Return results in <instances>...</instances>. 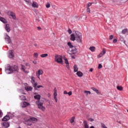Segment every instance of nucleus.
Here are the masks:
<instances>
[{
    "mask_svg": "<svg viewBox=\"0 0 128 128\" xmlns=\"http://www.w3.org/2000/svg\"><path fill=\"white\" fill-rule=\"evenodd\" d=\"M36 104H37L38 108L41 110L42 112L46 110V108L44 106V101L40 100H38L36 102Z\"/></svg>",
    "mask_w": 128,
    "mask_h": 128,
    "instance_id": "obj_1",
    "label": "nucleus"
},
{
    "mask_svg": "<svg viewBox=\"0 0 128 128\" xmlns=\"http://www.w3.org/2000/svg\"><path fill=\"white\" fill-rule=\"evenodd\" d=\"M5 72L7 74H12V72H14L12 67L10 66V65L8 64L6 67Z\"/></svg>",
    "mask_w": 128,
    "mask_h": 128,
    "instance_id": "obj_2",
    "label": "nucleus"
},
{
    "mask_svg": "<svg viewBox=\"0 0 128 128\" xmlns=\"http://www.w3.org/2000/svg\"><path fill=\"white\" fill-rule=\"evenodd\" d=\"M75 34L77 42H82V34L79 32H76Z\"/></svg>",
    "mask_w": 128,
    "mask_h": 128,
    "instance_id": "obj_3",
    "label": "nucleus"
},
{
    "mask_svg": "<svg viewBox=\"0 0 128 128\" xmlns=\"http://www.w3.org/2000/svg\"><path fill=\"white\" fill-rule=\"evenodd\" d=\"M55 62H58V64L62 63V57L58 55L55 56Z\"/></svg>",
    "mask_w": 128,
    "mask_h": 128,
    "instance_id": "obj_4",
    "label": "nucleus"
},
{
    "mask_svg": "<svg viewBox=\"0 0 128 128\" xmlns=\"http://www.w3.org/2000/svg\"><path fill=\"white\" fill-rule=\"evenodd\" d=\"M11 114V116H14V115L12 114L10 112H8V115H6L5 116H4L2 118V120L3 122H8V120H10V116Z\"/></svg>",
    "mask_w": 128,
    "mask_h": 128,
    "instance_id": "obj_5",
    "label": "nucleus"
},
{
    "mask_svg": "<svg viewBox=\"0 0 128 128\" xmlns=\"http://www.w3.org/2000/svg\"><path fill=\"white\" fill-rule=\"evenodd\" d=\"M44 74V71L42 69H40L38 72H36V76L37 78L40 80V76Z\"/></svg>",
    "mask_w": 128,
    "mask_h": 128,
    "instance_id": "obj_6",
    "label": "nucleus"
},
{
    "mask_svg": "<svg viewBox=\"0 0 128 128\" xmlns=\"http://www.w3.org/2000/svg\"><path fill=\"white\" fill-rule=\"evenodd\" d=\"M7 14L12 16L13 20H16V14L12 11H8L7 12Z\"/></svg>",
    "mask_w": 128,
    "mask_h": 128,
    "instance_id": "obj_7",
    "label": "nucleus"
},
{
    "mask_svg": "<svg viewBox=\"0 0 128 128\" xmlns=\"http://www.w3.org/2000/svg\"><path fill=\"white\" fill-rule=\"evenodd\" d=\"M14 50H9L8 52V56L10 58H14Z\"/></svg>",
    "mask_w": 128,
    "mask_h": 128,
    "instance_id": "obj_8",
    "label": "nucleus"
},
{
    "mask_svg": "<svg viewBox=\"0 0 128 128\" xmlns=\"http://www.w3.org/2000/svg\"><path fill=\"white\" fill-rule=\"evenodd\" d=\"M30 106V103L28 102H23L21 103L22 108H26V106Z\"/></svg>",
    "mask_w": 128,
    "mask_h": 128,
    "instance_id": "obj_9",
    "label": "nucleus"
},
{
    "mask_svg": "<svg viewBox=\"0 0 128 128\" xmlns=\"http://www.w3.org/2000/svg\"><path fill=\"white\" fill-rule=\"evenodd\" d=\"M5 40L6 44H10L11 42L10 38L8 34H6L5 36Z\"/></svg>",
    "mask_w": 128,
    "mask_h": 128,
    "instance_id": "obj_10",
    "label": "nucleus"
},
{
    "mask_svg": "<svg viewBox=\"0 0 128 128\" xmlns=\"http://www.w3.org/2000/svg\"><path fill=\"white\" fill-rule=\"evenodd\" d=\"M106 49L104 48L102 50V51L98 55V58H102L103 56H104L106 54Z\"/></svg>",
    "mask_w": 128,
    "mask_h": 128,
    "instance_id": "obj_11",
    "label": "nucleus"
},
{
    "mask_svg": "<svg viewBox=\"0 0 128 128\" xmlns=\"http://www.w3.org/2000/svg\"><path fill=\"white\" fill-rule=\"evenodd\" d=\"M25 124L30 126L32 124V122L30 119L27 120L25 121Z\"/></svg>",
    "mask_w": 128,
    "mask_h": 128,
    "instance_id": "obj_12",
    "label": "nucleus"
},
{
    "mask_svg": "<svg viewBox=\"0 0 128 128\" xmlns=\"http://www.w3.org/2000/svg\"><path fill=\"white\" fill-rule=\"evenodd\" d=\"M72 48V49L70 50V52L72 54H75L78 52V50H76V48L73 47V48Z\"/></svg>",
    "mask_w": 128,
    "mask_h": 128,
    "instance_id": "obj_13",
    "label": "nucleus"
},
{
    "mask_svg": "<svg viewBox=\"0 0 128 128\" xmlns=\"http://www.w3.org/2000/svg\"><path fill=\"white\" fill-rule=\"evenodd\" d=\"M64 63L66 64V67L67 68L68 70H70V64L68 63V59L66 58H64Z\"/></svg>",
    "mask_w": 128,
    "mask_h": 128,
    "instance_id": "obj_14",
    "label": "nucleus"
},
{
    "mask_svg": "<svg viewBox=\"0 0 128 128\" xmlns=\"http://www.w3.org/2000/svg\"><path fill=\"white\" fill-rule=\"evenodd\" d=\"M32 8H38V2L33 1L32 3Z\"/></svg>",
    "mask_w": 128,
    "mask_h": 128,
    "instance_id": "obj_15",
    "label": "nucleus"
},
{
    "mask_svg": "<svg viewBox=\"0 0 128 128\" xmlns=\"http://www.w3.org/2000/svg\"><path fill=\"white\" fill-rule=\"evenodd\" d=\"M14 72H18V71L20 70V69L18 68V66H14L12 68Z\"/></svg>",
    "mask_w": 128,
    "mask_h": 128,
    "instance_id": "obj_16",
    "label": "nucleus"
},
{
    "mask_svg": "<svg viewBox=\"0 0 128 128\" xmlns=\"http://www.w3.org/2000/svg\"><path fill=\"white\" fill-rule=\"evenodd\" d=\"M5 30H6L8 32H10V24H6L5 26Z\"/></svg>",
    "mask_w": 128,
    "mask_h": 128,
    "instance_id": "obj_17",
    "label": "nucleus"
},
{
    "mask_svg": "<svg viewBox=\"0 0 128 128\" xmlns=\"http://www.w3.org/2000/svg\"><path fill=\"white\" fill-rule=\"evenodd\" d=\"M3 126H4V128H8L10 126V123L8 122H4L2 124Z\"/></svg>",
    "mask_w": 128,
    "mask_h": 128,
    "instance_id": "obj_18",
    "label": "nucleus"
},
{
    "mask_svg": "<svg viewBox=\"0 0 128 128\" xmlns=\"http://www.w3.org/2000/svg\"><path fill=\"white\" fill-rule=\"evenodd\" d=\"M70 40H72V42H74L76 40V35L74 34H72L70 35Z\"/></svg>",
    "mask_w": 128,
    "mask_h": 128,
    "instance_id": "obj_19",
    "label": "nucleus"
},
{
    "mask_svg": "<svg viewBox=\"0 0 128 128\" xmlns=\"http://www.w3.org/2000/svg\"><path fill=\"white\" fill-rule=\"evenodd\" d=\"M76 76L79 78H82L84 76V74L80 71H78L76 73Z\"/></svg>",
    "mask_w": 128,
    "mask_h": 128,
    "instance_id": "obj_20",
    "label": "nucleus"
},
{
    "mask_svg": "<svg viewBox=\"0 0 128 128\" xmlns=\"http://www.w3.org/2000/svg\"><path fill=\"white\" fill-rule=\"evenodd\" d=\"M24 89L27 92H32V86H26Z\"/></svg>",
    "mask_w": 128,
    "mask_h": 128,
    "instance_id": "obj_21",
    "label": "nucleus"
},
{
    "mask_svg": "<svg viewBox=\"0 0 128 128\" xmlns=\"http://www.w3.org/2000/svg\"><path fill=\"white\" fill-rule=\"evenodd\" d=\"M34 98L35 100H40V95L36 94L34 96Z\"/></svg>",
    "mask_w": 128,
    "mask_h": 128,
    "instance_id": "obj_22",
    "label": "nucleus"
},
{
    "mask_svg": "<svg viewBox=\"0 0 128 128\" xmlns=\"http://www.w3.org/2000/svg\"><path fill=\"white\" fill-rule=\"evenodd\" d=\"M0 21L3 22V24H6V20L2 17H0Z\"/></svg>",
    "mask_w": 128,
    "mask_h": 128,
    "instance_id": "obj_23",
    "label": "nucleus"
},
{
    "mask_svg": "<svg viewBox=\"0 0 128 128\" xmlns=\"http://www.w3.org/2000/svg\"><path fill=\"white\" fill-rule=\"evenodd\" d=\"M92 90H94V92H96V94H100V91H98V89H96V88L92 87Z\"/></svg>",
    "mask_w": 128,
    "mask_h": 128,
    "instance_id": "obj_24",
    "label": "nucleus"
},
{
    "mask_svg": "<svg viewBox=\"0 0 128 128\" xmlns=\"http://www.w3.org/2000/svg\"><path fill=\"white\" fill-rule=\"evenodd\" d=\"M74 72H78V68L76 66V65H74Z\"/></svg>",
    "mask_w": 128,
    "mask_h": 128,
    "instance_id": "obj_25",
    "label": "nucleus"
},
{
    "mask_svg": "<svg viewBox=\"0 0 128 128\" xmlns=\"http://www.w3.org/2000/svg\"><path fill=\"white\" fill-rule=\"evenodd\" d=\"M54 100L56 102H58V98H56V96H58V94L56 92H55L54 94Z\"/></svg>",
    "mask_w": 128,
    "mask_h": 128,
    "instance_id": "obj_26",
    "label": "nucleus"
},
{
    "mask_svg": "<svg viewBox=\"0 0 128 128\" xmlns=\"http://www.w3.org/2000/svg\"><path fill=\"white\" fill-rule=\"evenodd\" d=\"M20 98L21 100H26V96L24 95H21L20 96Z\"/></svg>",
    "mask_w": 128,
    "mask_h": 128,
    "instance_id": "obj_27",
    "label": "nucleus"
},
{
    "mask_svg": "<svg viewBox=\"0 0 128 128\" xmlns=\"http://www.w3.org/2000/svg\"><path fill=\"white\" fill-rule=\"evenodd\" d=\"M30 120L32 122H37L38 119L34 117H30Z\"/></svg>",
    "mask_w": 128,
    "mask_h": 128,
    "instance_id": "obj_28",
    "label": "nucleus"
},
{
    "mask_svg": "<svg viewBox=\"0 0 128 128\" xmlns=\"http://www.w3.org/2000/svg\"><path fill=\"white\" fill-rule=\"evenodd\" d=\"M84 128H88V122L86 120L84 122Z\"/></svg>",
    "mask_w": 128,
    "mask_h": 128,
    "instance_id": "obj_29",
    "label": "nucleus"
},
{
    "mask_svg": "<svg viewBox=\"0 0 128 128\" xmlns=\"http://www.w3.org/2000/svg\"><path fill=\"white\" fill-rule=\"evenodd\" d=\"M128 28H125L124 30H122V34H126V32H128Z\"/></svg>",
    "mask_w": 128,
    "mask_h": 128,
    "instance_id": "obj_30",
    "label": "nucleus"
},
{
    "mask_svg": "<svg viewBox=\"0 0 128 128\" xmlns=\"http://www.w3.org/2000/svg\"><path fill=\"white\" fill-rule=\"evenodd\" d=\"M89 50L92 52H95L96 50V47L94 46H91L89 48Z\"/></svg>",
    "mask_w": 128,
    "mask_h": 128,
    "instance_id": "obj_31",
    "label": "nucleus"
},
{
    "mask_svg": "<svg viewBox=\"0 0 128 128\" xmlns=\"http://www.w3.org/2000/svg\"><path fill=\"white\" fill-rule=\"evenodd\" d=\"M30 79L32 84H34V82H36V78H34V77L32 76L30 78Z\"/></svg>",
    "mask_w": 128,
    "mask_h": 128,
    "instance_id": "obj_32",
    "label": "nucleus"
},
{
    "mask_svg": "<svg viewBox=\"0 0 128 128\" xmlns=\"http://www.w3.org/2000/svg\"><path fill=\"white\" fill-rule=\"evenodd\" d=\"M76 118V117L73 116L72 117L70 120V124H74V119Z\"/></svg>",
    "mask_w": 128,
    "mask_h": 128,
    "instance_id": "obj_33",
    "label": "nucleus"
},
{
    "mask_svg": "<svg viewBox=\"0 0 128 128\" xmlns=\"http://www.w3.org/2000/svg\"><path fill=\"white\" fill-rule=\"evenodd\" d=\"M68 46L70 48H74V46H72V42H68Z\"/></svg>",
    "mask_w": 128,
    "mask_h": 128,
    "instance_id": "obj_34",
    "label": "nucleus"
},
{
    "mask_svg": "<svg viewBox=\"0 0 128 128\" xmlns=\"http://www.w3.org/2000/svg\"><path fill=\"white\" fill-rule=\"evenodd\" d=\"M34 88V90H36V88H38V82H35L32 84Z\"/></svg>",
    "mask_w": 128,
    "mask_h": 128,
    "instance_id": "obj_35",
    "label": "nucleus"
},
{
    "mask_svg": "<svg viewBox=\"0 0 128 128\" xmlns=\"http://www.w3.org/2000/svg\"><path fill=\"white\" fill-rule=\"evenodd\" d=\"M116 88L118 90H123L122 86H117Z\"/></svg>",
    "mask_w": 128,
    "mask_h": 128,
    "instance_id": "obj_36",
    "label": "nucleus"
},
{
    "mask_svg": "<svg viewBox=\"0 0 128 128\" xmlns=\"http://www.w3.org/2000/svg\"><path fill=\"white\" fill-rule=\"evenodd\" d=\"M48 54H44L40 55L41 58H46L48 56Z\"/></svg>",
    "mask_w": 128,
    "mask_h": 128,
    "instance_id": "obj_37",
    "label": "nucleus"
},
{
    "mask_svg": "<svg viewBox=\"0 0 128 128\" xmlns=\"http://www.w3.org/2000/svg\"><path fill=\"white\" fill-rule=\"evenodd\" d=\"M101 128H108V127L104 123H101Z\"/></svg>",
    "mask_w": 128,
    "mask_h": 128,
    "instance_id": "obj_38",
    "label": "nucleus"
},
{
    "mask_svg": "<svg viewBox=\"0 0 128 128\" xmlns=\"http://www.w3.org/2000/svg\"><path fill=\"white\" fill-rule=\"evenodd\" d=\"M18 92L20 94H26V93H24V90L22 89L19 90Z\"/></svg>",
    "mask_w": 128,
    "mask_h": 128,
    "instance_id": "obj_39",
    "label": "nucleus"
},
{
    "mask_svg": "<svg viewBox=\"0 0 128 128\" xmlns=\"http://www.w3.org/2000/svg\"><path fill=\"white\" fill-rule=\"evenodd\" d=\"M84 94H86V96H88V94H90V91L84 90Z\"/></svg>",
    "mask_w": 128,
    "mask_h": 128,
    "instance_id": "obj_40",
    "label": "nucleus"
},
{
    "mask_svg": "<svg viewBox=\"0 0 128 128\" xmlns=\"http://www.w3.org/2000/svg\"><path fill=\"white\" fill-rule=\"evenodd\" d=\"M21 66H22V68H21L22 70V72L24 71V70H26V69H24V68H26L24 66L21 64Z\"/></svg>",
    "mask_w": 128,
    "mask_h": 128,
    "instance_id": "obj_41",
    "label": "nucleus"
},
{
    "mask_svg": "<svg viewBox=\"0 0 128 128\" xmlns=\"http://www.w3.org/2000/svg\"><path fill=\"white\" fill-rule=\"evenodd\" d=\"M68 33L69 34H72V30H70V28L68 30Z\"/></svg>",
    "mask_w": 128,
    "mask_h": 128,
    "instance_id": "obj_42",
    "label": "nucleus"
},
{
    "mask_svg": "<svg viewBox=\"0 0 128 128\" xmlns=\"http://www.w3.org/2000/svg\"><path fill=\"white\" fill-rule=\"evenodd\" d=\"M46 8H50V3L46 4Z\"/></svg>",
    "mask_w": 128,
    "mask_h": 128,
    "instance_id": "obj_43",
    "label": "nucleus"
},
{
    "mask_svg": "<svg viewBox=\"0 0 128 128\" xmlns=\"http://www.w3.org/2000/svg\"><path fill=\"white\" fill-rule=\"evenodd\" d=\"M92 2H88V4H87V6L88 8H90V6H92Z\"/></svg>",
    "mask_w": 128,
    "mask_h": 128,
    "instance_id": "obj_44",
    "label": "nucleus"
},
{
    "mask_svg": "<svg viewBox=\"0 0 128 128\" xmlns=\"http://www.w3.org/2000/svg\"><path fill=\"white\" fill-rule=\"evenodd\" d=\"M102 68V64H99L98 66V70H100V68Z\"/></svg>",
    "mask_w": 128,
    "mask_h": 128,
    "instance_id": "obj_45",
    "label": "nucleus"
},
{
    "mask_svg": "<svg viewBox=\"0 0 128 128\" xmlns=\"http://www.w3.org/2000/svg\"><path fill=\"white\" fill-rule=\"evenodd\" d=\"M38 54L34 53V58H38Z\"/></svg>",
    "mask_w": 128,
    "mask_h": 128,
    "instance_id": "obj_46",
    "label": "nucleus"
},
{
    "mask_svg": "<svg viewBox=\"0 0 128 128\" xmlns=\"http://www.w3.org/2000/svg\"><path fill=\"white\" fill-rule=\"evenodd\" d=\"M68 96H72V91H70L68 92Z\"/></svg>",
    "mask_w": 128,
    "mask_h": 128,
    "instance_id": "obj_47",
    "label": "nucleus"
},
{
    "mask_svg": "<svg viewBox=\"0 0 128 128\" xmlns=\"http://www.w3.org/2000/svg\"><path fill=\"white\" fill-rule=\"evenodd\" d=\"M86 12H90V8L88 7Z\"/></svg>",
    "mask_w": 128,
    "mask_h": 128,
    "instance_id": "obj_48",
    "label": "nucleus"
},
{
    "mask_svg": "<svg viewBox=\"0 0 128 128\" xmlns=\"http://www.w3.org/2000/svg\"><path fill=\"white\" fill-rule=\"evenodd\" d=\"M44 88V86H40V85L38 86H37V87H36V90H38V88Z\"/></svg>",
    "mask_w": 128,
    "mask_h": 128,
    "instance_id": "obj_49",
    "label": "nucleus"
},
{
    "mask_svg": "<svg viewBox=\"0 0 128 128\" xmlns=\"http://www.w3.org/2000/svg\"><path fill=\"white\" fill-rule=\"evenodd\" d=\"M2 112L0 110V118H2Z\"/></svg>",
    "mask_w": 128,
    "mask_h": 128,
    "instance_id": "obj_50",
    "label": "nucleus"
},
{
    "mask_svg": "<svg viewBox=\"0 0 128 128\" xmlns=\"http://www.w3.org/2000/svg\"><path fill=\"white\" fill-rule=\"evenodd\" d=\"M109 38L110 40H112V38H114V36H112V35L110 36Z\"/></svg>",
    "mask_w": 128,
    "mask_h": 128,
    "instance_id": "obj_51",
    "label": "nucleus"
},
{
    "mask_svg": "<svg viewBox=\"0 0 128 128\" xmlns=\"http://www.w3.org/2000/svg\"><path fill=\"white\" fill-rule=\"evenodd\" d=\"M118 42V40L116 39H114L113 40V42L116 44V42Z\"/></svg>",
    "mask_w": 128,
    "mask_h": 128,
    "instance_id": "obj_52",
    "label": "nucleus"
},
{
    "mask_svg": "<svg viewBox=\"0 0 128 128\" xmlns=\"http://www.w3.org/2000/svg\"><path fill=\"white\" fill-rule=\"evenodd\" d=\"M88 120H90V122H94V119L92 118H90L88 119Z\"/></svg>",
    "mask_w": 128,
    "mask_h": 128,
    "instance_id": "obj_53",
    "label": "nucleus"
},
{
    "mask_svg": "<svg viewBox=\"0 0 128 128\" xmlns=\"http://www.w3.org/2000/svg\"><path fill=\"white\" fill-rule=\"evenodd\" d=\"M54 93L56 92V88H54Z\"/></svg>",
    "mask_w": 128,
    "mask_h": 128,
    "instance_id": "obj_54",
    "label": "nucleus"
},
{
    "mask_svg": "<svg viewBox=\"0 0 128 128\" xmlns=\"http://www.w3.org/2000/svg\"><path fill=\"white\" fill-rule=\"evenodd\" d=\"M25 74H28V72L26 70H24V71H23Z\"/></svg>",
    "mask_w": 128,
    "mask_h": 128,
    "instance_id": "obj_55",
    "label": "nucleus"
},
{
    "mask_svg": "<svg viewBox=\"0 0 128 128\" xmlns=\"http://www.w3.org/2000/svg\"><path fill=\"white\" fill-rule=\"evenodd\" d=\"M24 1H25L26 2H28V3L30 2V0H24Z\"/></svg>",
    "mask_w": 128,
    "mask_h": 128,
    "instance_id": "obj_56",
    "label": "nucleus"
},
{
    "mask_svg": "<svg viewBox=\"0 0 128 128\" xmlns=\"http://www.w3.org/2000/svg\"><path fill=\"white\" fill-rule=\"evenodd\" d=\"M92 70H94V69L92 68H90V70H89V72H92Z\"/></svg>",
    "mask_w": 128,
    "mask_h": 128,
    "instance_id": "obj_57",
    "label": "nucleus"
},
{
    "mask_svg": "<svg viewBox=\"0 0 128 128\" xmlns=\"http://www.w3.org/2000/svg\"><path fill=\"white\" fill-rule=\"evenodd\" d=\"M32 62L34 64H36V61H33Z\"/></svg>",
    "mask_w": 128,
    "mask_h": 128,
    "instance_id": "obj_58",
    "label": "nucleus"
},
{
    "mask_svg": "<svg viewBox=\"0 0 128 128\" xmlns=\"http://www.w3.org/2000/svg\"><path fill=\"white\" fill-rule=\"evenodd\" d=\"M64 94H68V92L66 91H64Z\"/></svg>",
    "mask_w": 128,
    "mask_h": 128,
    "instance_id": "obj_59",
    "label": "nucleus"
},
{
    "mask_svg": "<svg viewBox=\"0 0 128 128\" xmlns=\"http://www.w3.org/2000/svg\"><path fill=\"white\" fill-rule=\"evenodd\" d=\"M71 58H74V59L76 58V56H71Z\"/></svg>",
    "mask_w": 128,
    "mask_h": 128,
    "instance_id": "obj_60",
    "label": "nucleus"
},
{
    "mask_svg": "<svg viewBox=\"0 0 128 128\" xmlns=\"http://www.w3.org/2000/svg\"><path fill=\"white\" fill-rule=\"evenodd\" d=\"M34 46L36 47V46H38V44H34Z\"/></svg>",
    "mask_w": 128,
    "mask_h": 128,
    "instance_id": "obj_61",
    "label": "nucleus"
},
{
    "mask_svg": "<svg viewBox=\"0 0 128 128\" xmlns=\"http://www.w3.org/2000/svg\"><path fill=\"white\" fill-rule=\"evenodd\" d=\"M90 128H94V126H91L90 127Z\"/></svg>",
    "mask_w": 128,
    "mask_h": 128,
    "instance_id": "obj_62",
    "label": "nucleus"
},
{
    "mask_svg": "<svg viewBox=\"0 0 128 128\" xmlns=\"http://www.w3.org/2000/svg\"><path fill=\"white\" fill-rule=\"evenodd\" d=\"M48 97L50 96V94H48Z\"/></svg>",
    "mask_w": 128,
    "mask_h": 128,
    "instance_id": "obj_63",
    "label": "nucleus"
},
{
    "mask_svg": "<svg viewBox=\"0 0 128 128\" xmlns=\"http://www.w3.org/2000/svg\"><path fill=\"white\" fill-rule=\"evenodd\" d=\"M38 30H40V27H38Z\"/></svg>",
    "mask_w": 128,
    "mask_h": 128,
    "instance_id": "obj_64",
    "label": "nucleus"
}]
</instances>
